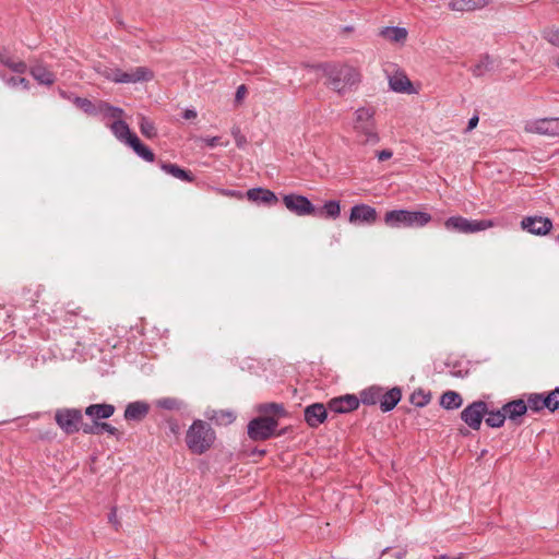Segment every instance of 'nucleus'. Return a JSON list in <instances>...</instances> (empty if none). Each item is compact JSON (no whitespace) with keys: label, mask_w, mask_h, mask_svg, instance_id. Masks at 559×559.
<instances>
[{"label":"nucleus","mask_w":559,"mask_h":559,"mask_svg":"<svg viewBox=\"0 0 559 559\" xmlns=\"http://www.w3.org/2000/svg\"><path fill=\"white\" fill-rule=\"evenodd\" d=\"M525 131L549 136H559V118H543L528 121Z\"/></svg>","instance_id":"9d476101"},{"label":"nucleus","mask_w":559,"mask_h":559,"mask_svg":"<svg viewBox=\"0 0 559 559\" xmlns=\"http://www.w3.org/2000/svg\"><path fill=\"white\" fill-rule=\"evenodd\" d=\"M207 418L216 425L226 426L231 424L236 416L231 411L212 409L206 413Z\"/></svg>","instance_id":"cd10ccee"},{"label":"nucleus","mask_w":559,"mask_h":559,"mask_svg":"<svg viewBox=\"0 0 559 559\" xmlns=\"http://www.w3.org/2000/svg\"><path fill=\"white\" fill-rule=\"evenodd\" d=\"M543 38L559 48V27L550 26L543 31Z\"/></svg>","instance_id":"79ce46f5"},{"label":"nucleus","mask_w":559,"mask_h":559,"mask_svg":"<svg viewBox=\"0 0 559 559\" xmlns=\"http://www.w3.org/2000/svg\"><path fill=\"white\" fill-rule=\"evenodd\" d=\"M493 226L495 223L490 219L471 221L463 216H451L444 222V227L447 230L461 234H474L486 230Z\"/></svg>","instance_id":"423d86ee"},{"label":"nucleus","mask_w":559,"mask_h":559,"mask_svg":"<svg viewBox=\"0 0 559 559\" xmlns=\"http://www.w3.org/2000/svg\"><path fill=\"white\" fill-rule=\"evenodd\" d=\"M103 431H106L111 436H117L119 433L118 429L108 423L95 421V424L84 425L83 427V432L86 435H100Z\"/></svg>","instance_id":"c756f323"},{"label":"nucleus","mask_w":559,"mask_h":559,"mask_svg":"<svg viewBox=\"0 0 559 559\" xmlns=\"http://www.w3.org/2000/svg\"><path fill=\"white\" fill-rule=\"evenodd\" d=\"M128 145L145 162L153 163L155 160V154L138 136H132Z\"/></svg>","instance_id":"a878e982"},{"label":"nucleus","mask_w":559,"mask_h":559,"mask_svg":"<svg viewBox=\"0 0 559 559\" xmlns=\"http://www.w3.org/2000/svg\"><path fill=\"white\" fill-rule=\"evenodd\" d=\"M462 403V396L455 391H447L441 395L440 404L445 409H456Z\"/></svg>","instance_id":"7c9ffc66"},{"label":"nucleus","mask_w":559,"mask_h":559,"mask_svg":"<svg viewBox=\"0 0 559 559\" xmlns=\"http://www.w3.org/2000/svg\"><path fill=\"white\" fill-rule=\"evenodd\" d=\"M557 240L559 241V234H558Z\"/></svg>","instance_id":"4d7b16f0"},{"label":"nucleus","mask_w":559,"mask_h":559,"mask_svg":"<svg viewBox=\"0 0 559 559\" xmlns=\"http://www.w3.org/2000/svg\"><path fill=\"white\" fill-rule=\"evenodd\" d=\"M407 29L399 26H386L379 31V36L392 43H402L407 38Z\"/></svg>","instance_id":"4be33fe9"},{"label":"nucleus","mask_w":559,"mask_h":559,"mask_svg":"<svg viewBox=\"0 0 559 559\" xmlns=\"http://www.w3.org/2000/svg\"><path fill=\"white\" fill-rule=\"evenodd\" d=\"M110 130L119 141L127 145L129 144V141L132 136H136L131 132L129 126L121 119L115 120L110 126Z\"/></svg>","instance_id":"393cba45"},{"label":"nucleus","mask_w":559,"mask_h":559,"mask_svg":"<svg viewBox=\"0 0 559 559\" xmlns=\"http://www.w3.org/2000/svg\"><path fill=\"white\" fill-rule=\"evenodd\" d=\"M139 127L141 133L148 139H153L157 135L154 123L144 116H140Z\"/></svg>","instance_id":"58836bf2"},{"label":"nucleus","mask_w":559,"mask_h":559,"mask_svg":"<svg viewBox=\"0 0 559 559\" xmlns=\"http://www.w3.org/2000/svg\"><path fill=\"white\" fill-rule=\"evenodd\" d=\"M430 399L431 396L429 393L418 390L411 395L409 401L415 406L424 407L430 402Z\"/></svg>","instance_id":"ea45409f"},{"label":"nucleus","mask_w":559,"mask_h":559,"mask_svg":"<svg viewBox=\"0 0 559 559\" xmlns=\"http://www.w3.org/2000/svg\"><path fill=\"white\" fill-rule=\"evenodd\" d=\"M485 4V0H452L448 7L452 11L464 12L481 9Z\"/></svg>","instance_id":"b1692460"},{"label":"nucleus","mask_w":559,"mask_h":559,"mask_svg":"<svg viewBox=\"0 0 559 559\" xmlns=\"http://www.w3.org/2000/svg\"><path fill=\"white\" fill-rule=\"evenodd\" d=\"M249 201L257 204L273 205L276 204L278 199L274 192L264 188H252L247 191Z\"/></svg>","instance_id":"a211bd4d"},{"label":"nucleus","mask_w":559,"mask_h":559,"mask_svg":"<svg viewBox=\"0 0 559 559\" xmlns=\"http://www.w3.org/2000/svg\"><path fill=\"white\" fill-rule=\"evenodd\" d=\"M98 114H103L106 117H110L116 120H119L121 118V116L123 115V110L119 107H115V106L110 105L109 103L99 100L98 102Z\"/></svg>","instance_id":"e433bc0d"},{"label":"nucleus","mask_w":559,"mask_h":559,"mask_svg":"<svg viewBox=\"0 0 559 559\" xmlns=\"http://www.w3.org/2000/svg\"><path fill=\"white\" fill-rule=\"evenodd\" d=\"M247 94V87L241 84L237 87L236 95H235V102L240 103Z\"/></svg>","instance_id":"49530a36"},{"label":"nucleus","mask_w":559,"mask_h":559,"mask_svg":"<svg viewBox=\"0 0 559 559\" xmlns=\"http://www.w3.org/2000/svg\"><path fill=\"white\" fill-rule=\"evenodd\" d=\"M55 419L60 429L67 435L83 431V414L78 408H61L56 412Z\"/></svg>","instance_id":"6e6552de"},{"label":"nucleus","mask_w":559,"mask_h":559,"mask_svg":"<svg viewBox=\"0 0 559 559\" xmlns=\"http://www.w3.org/2000/svg\"><path fill=\"white\" fill-rule=\"evenodd\" d=\"M506 418L510 421L520 425L522 424L521 418L526 414L527 406L524 400L518 399L506 403L503 406Z\"/></svg>","instance_id":"2eb2a0df"},{"label":"nucleus","mask_w":559,"mask_h":559,"mask_svg":"<svg viewBox=\"0 0 559 559\" xmlns=\"http://www.w3.org/2000/svg\"><path fill=\"white\" fill-rule=\"evenodd\" d=\"M215 439L213 429L202 420H194L187 431L186 443L195 454H202L211 448Z\"/></svg>","instance_id":"7ed1b4c3"},{"label":"nucleus","mask_w":559,"mask_h":559,"mask_svg":"<svg viewBox=\"0 0 559 559\" xmlns=\"http://www.w3.org/2000/svg\"><path fill=\"white\" fill-rule=\"evenodd\" d=\"M224 194L229 195V197H240L241 195L240 192L234 191V190L224 191Z\"/></svg>","instance_id":"603ef678"},{"label":"nucleus","mask_w":559,"mask_h":559,"mask_svg":"<svg viewBox=\"0 0 559 559\" xmlns=\"http://www.w3.org/2000/svg\"><path fill=\"white\" fill-rule=\"evenodd\" d=\"M182 117L186 120L194 119L197 117V111L194 109H186Z\"/></svg>","instance_id":"8fccbe9b"},{"label":"nucleus","mask_w":559,"mask_h":559,"mask_svg":"<svg viewBox=\"0 0 559 559\" xmlns=\"http://www.w3.org/2000/svg\"><path fill=\"white\" fill-rule=\"evenodd\" d=\"M478 116H473L469 120H468V124H467V131H472L474 128H476L477 123H478Z\"/></svg>","instance_id":"3c124183"},{"label":"nucleus","mask_w":559,"mask_h":559,"mask_svg":"<svg viewBox=\"0 0 559 559\" xmlns=\"http://www.w3.org/2000/svg\"><path fill=\"white\" fill-rule=\"evenodd\" d=\"M328 412L322 403H314L305 408V420L312 428L322 424Z\"/></svg>","instance_id":"f3484780"},{"label":"nucleus","mask_w":559,"mask_h":559,"mask_svg":"<svg viewBox=\"0 0 559 559\" xmlns=\"http://www.w3.org/2000/svg\"><path fill=\"white\" fill-rule=\"evenodd\" d=\"M317 68L328 79L325 84L338 94L347 93L359 82V73L349 66L320 64Z\"/></svg>","instance_id":"f257e3e1"},{"label":"nucleus","mask_w":559,"mask_h":559,"mask_svg":"<svg viewBox=\"0 0 559 559\" xmlns=\"http://www.w3.org/2000/svg\"><path fill=\"white\" fill-rule=\"evenodd\" d=\"M389 85L394 92L411 93L412 82L405 75H394L390 78Z\"/></svg>","instance_id":"2f4dec72"},{"label":"nucleus","mask_w":559,"mask_h":559,"mask_svg":"<svg viewBox=\"0 0 559 559\" xmlns=\"http://www.w3.org/2000/svg\"><path fill=\"white\" fill-rule=\"evenodd\" d=\"M383 219L391 228H421L431 222L432 216L424 211L392 210Z\"/></svg>","instance_id":"f03ea898"},{"label":"nucleus","mask_w":559,"mask_h":559,"mask_svg":"<svg viewBox=\"0 0 559 559\" xmlns=\"http://www.w3.org/2000/svg\"><path fill=\"white\" fill-rule=\"evenodd\" d=\"M550 399H547V395L539 394V393H533L530 394L527 397L526 406L527 411L531 409L533 412H539L544 408H547L550 411Z\"/></svg>","instance_id":"c85d7f7f"},{"label":"nucleus","mask_w":559,"mask_h":559,"mask_svg":"<svg viewBox=\"0 0 559 559\" xmlns=\"http://www.w3.org/2000/svg\"><path fill=\"white\" fill-rule=\"evenodd\" d=\"M386 554H388V549L383 550V552L381 555V559H383Z\"/></svg>","instance_id":"6e6d98bb"},{"label":"nucleus","mask_w":559,"mask_h":559,"mask_svg":"<svg viewBox=\"0 0 559 559\" xmlns=\"http://www.w3.org/2000/svg\"><path fill=\"white\" fill-rule=\"evenodd\" d=\"M341 207L338 201H328L319 211L316 210L314 214L319 216H325L330 218H336L340 216Z\"/></svg>","instance_id":"c9c22d12"},{"label":"nucleus","mask_w":559,"mask_h":559,"mask_svg":"<svg viewBox=\"0 0 559 559\" xmlns=\"http://www.w3.org/2000/svg\"><path fill=\"white\" fill-rule=\"evenodd\" d=\"M8 66L14 74H11L10 76L3 74L2 78L4 82L12 87L21 86L22 90H28V81H26L25 78L21 76V74L26 69V64L24 62H10L8 63Z\"/></svg>","instance_id":"4468645a"},{"label":"nucleus","mask_w":559,"mask_h":559,"mask_svg":"<svg viewBox=\"0 0 559 559\" xmlns=\"http://www.w3.org/2000/svg\"><path fill=\"white\" fill-rule=\"evenodd\" d=\"M104 76L115 83H139L153 79V72L146 67H138L130 71L109 68L103 72Z\"/></svg>","instance_id":"39448f33"},{"label":"nucleus","mask_w":559,"mask_h":559,"mask_svg":"<svg viewBox=\"0 0 559 559\" xmlns=\"http://www.w3.org/2000/svg\"><path fill=\"white\" fill-rule=\"evenodd\" d=\"M547 399H550V412L559 409V386L549 392Z\"/></svg>","instance_id":"c03bdc74"},{"label":"nucleus","mask_w":559,"mask_h":559,"mask_svg":"<svg viewBox=\"0 0 559 559\" xmlns=\"http://www.w3.org/2000/svg\"><path fill=\"white\" fill-rule=\"evenodd\" d=\"M381 399V389L371 386L367 390H364L360 394V400L366 405H374L380 402Z\"/></svg>","instance_id":"4c0bfd02"},{"label":"nucleus","mask_w":559,"mask_h":559,"mask_svg":"<svg viewBox=\"0 0 559 559\" xmlns=\"http://www.w3.org/2000/svg\"><path fill=\"white\" fill-rule=\"evenodd\" d=\"M285 206L293 213L305 216L316 213V207L308 198L299 194H287L283 199Z\"/></svg>","instance_id":"9b49d317"},{"label":"nucleus","mask_w":559,"mask_h":559,"mask_svg":"<svg viewBox=\"0 0 559 559\" xmlns=\"http://www.w3.org/2000/svg\"><path fill=\"white\" fill-rule=\"evenodd\" d=\"M374 110L361 107L355 112L354 130L362 144H377L380 140L373 120Z\"/></svg>","instance_id":"20e7f679"},{"label":"nucleus","mask_w":559,"mask_h":559,"mask_svg":"<svg viewBox=\"0 0 559 559\" xmlns=\"http://www.w3.org/2000/svg\"><path fill=\"white\" fill-rule=\"evenodd\" d=\"M359 406V400L355 395H344L329 402V409L334 413H348Z\"/></svg>","instance_id":"dca6fc26"},{"label":"nucleus","mask_w":559,"mask_h":559,"mask_svg":"<svg viewBox=\"0 0 559 559\" xmlns=\"http://www.w3.org/2000/svg\"><path fill=\"white\" fill-rule=\"evenodd\" d=\"M156 405L164 409L174 411L180 409L182 402L175 397H163L157 400Z\"/></svg>","instance_id":"37998d69"},{"label":"nucleus","mask_w":559,"mask_h":559,"mask_svg":"<svg viewBox=\"0 0 559 559\" xmlns=\"http://www.w3.org/2000/svg\"><path fill=\"white\" fill-rule=\"evenodd\" d=\"M116 407L112 404H91L85 408V415L93 419V424L100 419H107L114 415Z\"/></svg>","instance_id":"6ab92c4d"},{"label":"nucleus","mask_w":559,"mask_h":559,"mask_svg":"<svg viewBox=\"0 0 559 559\" xmlns=\"http://www.w3.org/2000/svg\"><path fill=\"white\" fill-rule=\"evenodd\" d=\"M488 413V405L484 401H475L461 413V419L473 430H478L484 417Z\"/></svg>","instance_id":"1a4fd4ad"},{"label":"nucleus","mask_w":559,"mask_h":559,"mask_svg":"<svg viewBox=\"0 0 559 559\" xmlns=\"http://www.w3.org/2000/svg\"><path fill=\"white\" fill-rule=\"evenodd\" d=\"M393 152L391 150H382L377 153V157L380 162L388 160L392 157Z\"/></svg>","instance_id":"de8ad7c7"},{"label":"nucleus","mask_w":559,"mask_h":559,"mask_svg":"<svg viewBox=\"0 0 559 559\" xmlns=\"http://www.w3.org/2000/svg\"><path fill=\"white\" fill-rule=\"evenodd\" d=\"M150 406L147 403L136 401L129 403L124 409V418L129 421H141L148 414Z\"/></svg>","instance_id":"aec40b11"},{"label":"nucleus","mask_w":559,"mask_h":559,"mask_svg":"<svg viewBox=\"0 0 559 559\" xmlns=\"http://www.w3.org/2000/svg\"><path fill=\"white\" fill-rule=\"evenodd\" d=\"M405 554L406 552L404 550H399L394 554V557L397 559H402V558H404Z\"/></svg>","instance_id":"864d4df0"},{"label":"nucleus","mask_w":559,"mask_h":559,"mask_svg":"<svg viewBox=\"0 0 559 559\" xmlns=\"http://www.w3.org/2000/svg\"><path fill=\"white\" fill-rule=\"evenodd\" d=\"M257 411L261 414V416H273L277 420L287 415L283 404L278 403L260 404Z\"/></svg>","instance_id":"bb28decb"},{"label":"nucleus","mask_w":559,"mask_h":559,"mask_svg":"<svg viewBox=\"0 0 559 559\" xmlns=\"http://www.w3.org/2000/svg\"><path fill=\"white\" fill-rule=\"evenodd\" d=\"M109 521H110V522H112V523H115V521H116V511H115V510H112V511L110 512V514H109Z\"/></svg>","instance_id":"5fc2aeb1"},{"label":"nucleus","mask_w":559,"mask_h":559,"mask_svg":"<svg viewBox=\"0 0 559 559\" xmlns=\"http://www.w3.org/2000/svg\"><path fill=\"white\" fill-rule=\"evenodd\" d=\"M204 142L209 147H214L218 144L219 138L218 136L206 138V139H204Z\"/></svg>","instance_id":"09e8293b"},{"label":"nucleus","mask_w":559,"mask_h":559,"mask_svg":"<svg viewBox=\"0 0 559 559\" xmlns=\"http://www.w3.org/2000/svg\"><path fill=\"white\" fill-rule=\"evenodd\" d=\"M378 218L374 207L367 204L354 205L350 210L349 222L352 224L372 225Z\"/></svg>","instance_id":"f8f14e48"},{"label":"nucleus","mask_w":559,"mask_h":559,"mask_svg":"<svg viewBox=\"0 0 559 559\" xmlns=\"http://www.w3.org/2000/svg\"><path fill=\"white\" fill-rule=\"evenodd\" d=\"M521 226L533 235L545 236L552 228V222L547 217L528 216L522 219Z\"/></svg>","instance_id":"ddd939ff"},{"label":"nucleus","mask_w":559,"mask_h":559,"mask_svg":"<svg viewBox=\"0 0 559 559\" xmlns=\"http://www.w3.org/2000/svg\"><path fill=\"white\" fill-rule=\"evenodd\" d=\"M492 69L493 60L488 55H485L474 67L471 68V71L474 76L479 78L485 75L487 72L492 71Z\"/></svg>","instance_id":"473e14b6"},{"label":"nucleus","mask_w":559,"mask_h":559,"mask_svg":"<svg viewBox=\"0 0 559 559\" xmlns=\"http://www.w3.org/2000/svg\"><path fill=\"white\" fill-rule=\"evenodd\" d=\"M73 104L81 110H83L85 114L91 116L98 115V103L94 104L90 99L84 97L75 96L73 98Z\"/></svg>","instance_id":"f704fd0d"},{"label":"nucleus","mask_w":559,"mask_h":559,"mask_svg":"<svg viewBox=\"0 0 559 559\" xmlns=\"http://www.w3.org/2000/svg\"><path fill=\"white\" fill-rule=\"evenodd\" d=\"M167 428L169 429V432L174 436L179 435L180 431V425L175 419L167 420Z\"/></svg>","instance_id":"a18cd8bd"},{"label":"nucleus","mask_w":559,"mask_h":559,"mask_svg":"<svg viewBox=\"0 0 559 559\" xmlns=\"http://www.w3.org/2000/svg\"><path fill=\"white\" fill-rule=\"evenodd\" d=\"M277 426L278 421L273 416H259L249 421L247 432L251 440L262 441L271 438Z\"/></svg>","instance_id":"0eeeda50"},{"label":"nucleus","mask_w":559,"mask_h":559,"mask_svg":"<svg viewBox=\"0 0 559 559\" xmlns=\"http://www.w3.org/2000/svg\"><path fill=\"white\" fill-rule=\"evenodd\" d=\"M160 168L166 174H168L177 179H180L182 181L192 182L194 180V177L191 174V171L186 170L176 164L160 163Z\"/></svg>","instance_id":"5701e85b"},{"label":"nucleus","mask_w":559,"mask_h":559,"mask_svg":"<svg viewBox=\"0 0 559 559\" xmlns=\"http://www.w3.org/2000/svg\"><path fill=\"white\" fill-rule=\"evenodd\" d=\"M55 81L56 75L52 72L41 68L37 63V83L44 85H51Z\"/></svg>","instance_id":"a19ab883"},{"label":"nucleus","mask_w":559,"mask_h":559,"mask_svg":"<svg viewBox=\"0 0 559 559\" xmlns=\"http://www.w3.org/2000/svg\"><path fill=\"white\" fill-rule=\"evenodd\" d=\"M402 392L400 388H393L390 391L382 393L380 399V407L382 412L392 411L401 401Z\"/></svg>","instance_id":"412c9836"},{"label":"nucleus","mask_w":559,"mask_h":559,"mask_svg":"<svg viewBox=\"0 0 559 559\" xmlns=\"http://www.w3.org/2000/svg\"><path fill=\"white\" fill-rule=\"evenodd\" d=\"M486 416L487 417L485 419V423L491 428L502 427L507 419L502 407H501V409H498V411H489L488 409V413H486Z\"/></svg>","instance_id":"72a5a7b5"}]
</instances>
